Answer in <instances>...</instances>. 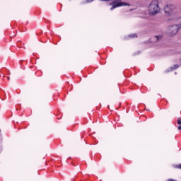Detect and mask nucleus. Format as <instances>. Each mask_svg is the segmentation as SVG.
<instances>
[{
    "mask_svg": "<svg viewBox=\"0 0 181 181\" xmlns=\"http://www.w3.org/2000/svg\"><path fill=\"white\" fill-rule=\"evenodd\" d=\"M159 1L153 0L148 6V11L150 16H155L159 13Z\"/></svg>",
    "mask_w": 181,
    "mask_h": 181,
    "instance_id": "1",
    "label": "nucleus"
},
{
    "mask_svg": "<svg viewBox=\"0 0 181 181\" xmlns=\"http://www.w3.org/2000/svg\"><path fill=\"white\" fill-rule=\"evenodd\" d=\"M164 12L165 15H173L175 13H177V18L178 19H180L181 18V11H176V6L173 4H167L164 7Z\"/></svg>",
    "mask_w": 181,
    "mask_h": 181,
    "instance_id": "2",
    "label": "nucleus"
},
{
    "mask_svg": "<svg viewBox=\"0 0 181 181\" xmlns=\"http://www.w3.org/2000/svg\"><path fill=\"white\" fill-rule=\"evenodd\" d=\"M179 25H174L170 27V36H175L179 32Z\"/></svg>",
    "mask_w": 181,
    "mask_h": 181,
    "instance_id": "3",
    "label": "nucleus"
},
{
    "mask_svg": "<svg viewBox=\"0 0 181 181\" xmlns=\"http://www.w3.org/2000/svg\"><path fill=\"white\" fill-rule=\"evenodd\" d=\"M163 37V36L162 35H156L153 37V40L154 42H159V40H162Z\"/></svg>",
    "mask_w": 181,
    "mask_h": 181,
    "instance_id": "4",
    "label": "nucleus"
},
{
    "mask_svg": "<svg viewBox=\"0 0 181 181\" xmlns=\"http://www.w3.org/2000/svg\"><path fill=\"white\" fill-rule=\"evenodd\" d=\"M176 69H179V65L175 64L174 66L171 67V70H176Z\"/></svg>",
    "mask_w": 181,
    "mask_h": 181,
    "instance_id": "5",
    "label": "nucleus"
},
{
    "mask_svg": "<svg viewBox=\"0 0 181 181\" xmlns=\"http://www.w3.org/2000/svg\"><path fill=\"white\" fill-rule=\"evenodd\" d=\"M175 168H177L178 169H181V164L177 165Z\"/></svg>",
    "mask_w": 181,
    "mask_h": 181,
    "instance_id": "6",
    "label": "nucleus"
},
{
    "mask_svg": "<svg viewBox=\"0 0 181 181\" xmlns=\"http://www.w3.org/2000/svg\"><path fill=\"white\" fill-rule=\"evenodd\" d=\"M177 124H178V125H181V119L177 121Z\"/></svg>",
    "mask_w": 181,
    "mask_h": 181,
    "instance_id": "7",
    "label": "nucleus"
},
{
    "mask_svg": "<svg viewBox=\"0 0 181 181\" xmlns=\"http://www.w3.org/2000/svg\"><path fill=\"white\" fill-rule=\"evenodd\" d=\"M135 36H136L135 34L129 35L130 37H135Z\"/></svg>",
    "mask_w": 181,
    "mask_h": 181,
    "instance_id": "8",
    "label": "nucleus"
},
{
    "mask_svg": "<svg viewBox=\"0 0 181 181\" xmlns=\"http://www.w3.org/2000/svg\"><path fill=\"white\" fill-rule=\"evenodd\" d=\"M93 1L94 0H86V2L90 3V2H93Z\"/></svg>",
    "mask_w": 181,
    "mask_h": 181,
    "instance_id": "9",
    "label": "nucleus"
},
{
    "mask_svg": "<svg viewBox=\"0 0 181 181\" xmlns=\"http://www.w3.org/2000/svg\"><path fill=\"white\" fill-rule=\"evenodd\" d=\"M179 26V28L180 29L181 28V23H180V25H178Z\"/></svg>",
    "mask_w": 181,
    "mask_h": 181,
    "instance_id": "10",
    "label": "nucleus"
},
{
    "mask_svg": "<svg viewBox=\"0 0 181 181\" xmlns=\"http://www.w3.org/2000/svg\"><path fill=\"white\" fill-rule=\"evenodd\" d=\"M178 129L180 130L181 129V126L178 127Z\"/></svg>",
    "mask_w": 181,
    "mask_h": 181,
    "instance_id": "11",
    "label": "nucleus"
},
{
    "mask_svg": "<svg viewBox=\"0 0 181 181\" xmlns=\"http://www.w3.org/2000/svg\"><path fill=\"white\" fill-rule=\"evenodd\" d=\"M8 80H9V77H8Z\"/></svg>",
    "mask_w": 181,
    "mask_h": 181,
    "instance_id": "12",
    "label": "nucleus"
}]
</instances>
